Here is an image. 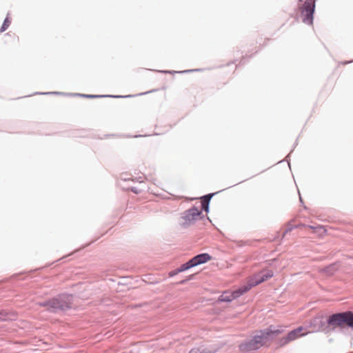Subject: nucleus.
<instances>
[{
	"instance_id": "20",
	"label": "nucleus",
	"mask_w": 353,
	"mask_h": 353,
	"mask_svg": "<svg viewBox=\"0 0 353 353\" xmlns=\"http://www.w3.org/2000/svg\"><path fill=\"white\" fill-rule=\"evenodd\" d=\"M179 273H180V272H178L177 268H176L174 270L170 271L168 274H169L170 277H172V276L178 274Z\"/></svg>"
},
{
	"instance_id": "17",
	"label": "nucleus",
	"mask_w": 353,
	"mask_h": 353,
	"mask_svg": "<svg viewBox=\"0 0 353 353\" xmlns=\"http://www.w3.org/2000/svg\"><path fill=\"white\" fill-rule=\"evenodd\" d=\"M290 342H291V341H290V340L288 339V336L286 335L285 336L281 338V339L278 341V345H279L280 347H282V346L285 345L286 344H288V343H290Z\"/></svg>"
},
{
	"instance_id": "26",
	"label": "nucleus",
	"mask_w": 353,
	"mask_h": 353,
	"mask_svg": "<svg viewBox=\"0 0 353 353\" xmlns=\"http://www.w3.org/2000/svg\"><path fill=\"white\" fill-rule=\"evenodd\" d=\"M152 92V91L145 92L143 93V94H148V93H150V92Z\"/></svg>"
},
{
	"instance_id": "15",
	"label": "nucleus",
	"mask_w": 353,
	"mask_h": 353,
	"mask_svg": "<svg viewBox=\"0 0 353 353\" xmlns=\"http://www.w3.org/2000/svg\"><path fill=\"white\" fill-rule=\"evenodd\" d=\"M192 268H194V266H193L191 261L189 260L186 263L182 264L179 268H177V271L180 272H182L188 270H189V269H190Z\"/></svg>"
},
{
	"instance_id": "9",
	"label": "nucleus",
	"mask_w": 353,
	"mask_h": 353,
	"mask_svg": "<svg viewBox=\"0 0 353 353\" xmlns=\"http://www.w3.org/2000/svg\"><path fill=\"white\" fill-rule=\"evenodd\" d=\"M218 192H215V193L207 194L201 197V210L203 211H204L207 213L209 212V210H210L209 204H210V200H211L212 197L214 194H217Z\"/></svg>"
},
{
	"instance_id": "10",
	"label": "nucleus",
	"mask_w": 353,
	"mask_h": 353,
	"mask_svg": "<svg viewBox=\"0 0 353 353\" xmlns=\"http://www.w3.org/2000/svg\"><path fill=\"white\" fill-rule=\"evenodd\" d=\"M256 285H257V284H255V280L254 279H252L248 284L244 285L240 287L239 289L234 290L236 296H238L239 297L241 296L244 293L248 292L252 288Z\"/></svg>"
},
{
	"instance_id": "2",
	"label": "nucleus",
	"mask_w": 353,
	"mask_h": 353,
	"mask_svg": "<svg viewBox=\"0 0 353 353\" xmlns=\"http://www.w3.org/2000/svg\"><path fill=\"white\" fill-rule=\"evenodd\" d=\"M73 296L69 294H61L48 301L39 302L41 307H47V310L52 313L64 312L72 307Z\"/></svg>"
},
{
	"instance_id": "14",
	"label": "nucleus",
	"mask_w": 353,
	"mask_h": 353,
	"mask_svg": "<svg viewBox=\"0 0 353 353\" xmlns=\"http://www.w3.org/2000/svg\"><path fill=\"white\" fill-rule=\"evenodd\" d=\"M201 69H192V70H185L183 71H172V70H161L160 72L165 74H174V73H190L193 72H199L201 71Z\"/></svg>"
},
{
	"instance_id": "5",
	"label": "nucleus",
	"mask_w": 353,
	"mask_h": 353,
	"mask_svg": "<svg viewBox=\"0 0 353 353\" xmlns=\"http://www.w3.org/2000/svg\"><path fill=\"white\" fill-rule=\"evenodd\" d=\"M331 325V314H320L310 321L311 332L324 330Z\"/></svg>"
},
{
	"instance_id": "6",
	"label": "nucleus",
	"mask_w": 353,
	"mask_h": 353,
	"mask_svg": "<svg viewBox=\"0 0 353 353\" xmlns=\"http://www.w3.org/2000/svg\"><path fill=\"white\" fill-rule=\"evenodd\" d=\"M347 325L348 327L353 328V312H345L341 313L332 314V326Z\"/></svg>"
},
{
	"instance_id": "24",
	"label": "nucleus",
	"mask_w": 353,
	"mask_h": 353,
	"mask_svg": "<svg viewBox=\"0 0 353 353\" xmlns=\"http://www.w3.org/2000/svg\"><path fill=\"white\" fill-rule=\"evenodd\" d=\"M299 200H300V202H301V203H303V199H302V198H301V195H300V194H299Z\"/></svg>"
},
{
	"instance_id": "12",
	"label": "nucleus",
	"mask_w": 353,
	"mask_h": 353,
	"mask_svg": "<svg viewBox=\"0 0 353 353\" xmlns=\"http://www.w3.org/2000/svg\"><path fill=\"white\" fill-rule=\"evenodd\" d=\"M274 274L272 270H268L267 272L263 273L261 275H258L255 276L254 279L255 280V284H260L263 281L270 279L273 276Z\"/></svg>"
},
{
	"instance_id": "1",
	"label": "nucleus",
	"mask_w": 353,
	"mask_h": 353,
	"mask_svg": "<svg viewBox=\"0 0 353 353\" xmlns=\"http://www.w3.org/2000/svg\"><path fill=\"white\" fill-rule=\"evenodd\" d=\"M284 332L282 325H271L267 328L256 331V334L251 339L243 341L239 345V350L242 352H248L259 350L268 342L272 341L277 336Z\"/></svg>"
},
{
	"instance_id": "18",
	"label": "nucleus",
	"mask_w": 353,
	"mask_h": 353,
	"mask_svg": "<svg viewBox=\"0 0 353 353\" xmlns=\"http://www.w3.org/2000/svg\"><path fill=\"white\" fill-rule=\"evenodd\" d=\"M189 353H212L210 350L207 349L193 348Z\"/></svg>"
},
{
	"instance_id": "11",
	"label": "nucleus",
	"mask_w": 353,
	"mask_h": 353,
	"mask_svg": "<svg viewBox=\"0 0 353 353\" xmlns=\"http://www.w3.org/2000/svg\"><path fill=\"white\" fill-rule=\"evenodd\" d=\"M303 330V327L302 326H300V327L289 332L288 333L287 336H288V339L290 340V341H292L296 339L297 338L306 334V333H302Z\"/></svg>"
},
{
	"instance_id": "19",
	"label": "nucleus",
	"mask_w": 353,
	"mask_h": 353,
	"mask_svg": "<svg viewBox=\"0 0 353 353\" xmlns=\"http://www.w3.org/2000/svg\"><path fill=\"white\" fill-rule=\"evenodd\" d=\"M8 319V312L4 310H0V321H3Z\"/></svg>"
},
{
	"instance_id": "8",
	"label": "nucleus",
	"mask_w": 353,
	"mask_h": 353,
	"mask_svg": "<svg viewBox=\"0 0 353 353\" xmlns=\"http://www.w3.org/2000/svg\"><path fill=\"white\" fill-rule=\"evenodd\" d=\"M212 259V256L208 253H201L199 254L191 259H190L194 267L197 266L199 265L205 263Z\"/></svg>"
},
{
	"instance_id": "21",
	"label": "nucleus",
	"mask_w": 353,
	"mask_h": 353,
	"mask_svg": "<svg viewBox=\"0 0 353 353\" xmlns=\"http://www.w3.org/2000/svg\"><path fill=\"white\" fill-rule=\"evenodd\" d=\"M130 190L132 192H133L134 193H136V194H138L139 192V190L136 187H132L130 188Z\"/></svg>"
},
{
	"instance_id": "13",
	"label": "nucleus",
	"mask_w": 353,
	"mask_h": 353,
	"mask_svg": "<svg viewBox=\"0 0 353 353\" xmlns=\"http://www.w3.org/2000/svg\"><path fill=\"white\" fill-rule=\"evenodd\" d=\"M239 298L236 296L235 291L232 292H224L219 297V301L221 302H231L232 300Z\"/></svg>"
},
{
	"instance_id": "4",
	"label": "nucleus",
	"mask_w": 353,
	"mask_h": 353,
	"mask_svg": "<svg viewBox=\"0 0 353 353\" xmlns=\"http://www.w3.org/2000/svg\"><path fill=\"white\" fill-rule=\"evenodd\" d=\"M316 1V0H306L300 8L302 21L305 24L312 25L313 23Z\"/></svg>"
},
{
	"instance_id": "16",
	"label": "nucleus",
	"mask_w": 353,
	"mask_h": 353,
	"mask_svg": "<svg viewBox=\"0 0 353 353\" xmlns=\"http://www.w3.org/2000/svg\"><path fill=\"white\" fill-rule=\"evenodd\" d=\"M10 24V21L9 20L8 17H6L3 21V23L0 28V32H3L6 31Z\"/></svg>"
},
{
	"instance_id": "25",
	"label": "nucleus",
	"mask_w": 353,
	"mask_h": 353,
	"mask_svg": "<svg viewBox=\"0 0 353 353\" xmlns=\"http://www.w3.org/2000/svg\"><path fill=\"white\" fill-rule=\"evenodd\" d=\"M288 158H289V154L288 156H286V159H287L288 162H289ZM288 165H290V163H288Z\"/></svg>"
},
{
	"instance_id": "3",
	"label": "nucleus",
	"mask_w": 353,
	"mask_h": 353,
	"mask_svg": "<svg viewBox=\"0 0 353 353\" xmlns=\"http://www.w3.org/2000/svg\"><path fill=\"white\" fill-rule=\"evenodd\" d=\"M201 214V211L195 206L185 210L181 214L179 223L180 227L183 229H187L194 223Z\"/></svg>"
},
{
	"instance_id": "27",
	"label": "nucleus",
	"mask_w": 353,
	"mask_h": 353,
	"mask_svg": "<svg viewBox=\"0 0 353 353\" xmlns=\"http://www.w3.org/2000/svg\"><path fill=\"white\" fill-rule=\"evenodd\" d=\"M351 62H353V61H351ZM347 62H345V63H347ZM348 63H350V61H349Z\"/></svg>"
},
{
	"instance_id": "7",
	"label": "nucleus",
	"mask_w": 353,
	"mask_h": 353,
	"mask_svg": "<svg viewBox=\"0 0 353 353\" xmlns=\"http://www.w3.org/2000/svg\"><path fill=\"white\" fill-rule=\"evenodd\" d=\"M35 94H66L65 93L61 92H36ZM72 95L79 96L83 98L88 99H96V98H101V97H112V98H124V97H130V95L127 96H121V95H94V94H72Z\"/></svg>"
},
{
	"instance_id": "23",
	"label": "nucleus",
	"mask_w": 353,
	"mask_h": 353,
	"mask_svg": "<svg viewBox=\"0 0 353 353\" xmlns=\"http://www.w3.org/2000/svg\"><path fill=\"white\" fill-rule=\"evenodd\" d=\"M187 280H182L179 282L180 284H183Z\"/></svg>"
},
{
	"instance_id": "22",
	"label": "nucleus",
	"mask_w": 353,
	"mask_h": 353,
	"mask_svg": "<svg viewBox=\"0 0 353 353\" xmlns=\"http://www.w3.org/2000/svg\"><path fill=\"white\" fill-rule=\"evenodd\" d=\"M329 268H330V266H327V267L324 268L323 269H322V272H327L329 271Z\"/></svg>"
}]
</instances>
